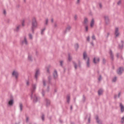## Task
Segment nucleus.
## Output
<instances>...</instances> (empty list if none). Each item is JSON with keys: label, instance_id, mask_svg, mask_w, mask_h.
<instances>
[{"label": "nucleus", "instance_id": "obj_30", "mask_svg": "<svg viewBox=\"0 0 124 124\" xmlns=\"http://www.w3.org/2000/svg\"><path fill=\"white\" fill-rule=\"evenodd\" d=\"M20 27H21V25H19L18 26H17L16 29H15V31H18L20 29Z\"/></svg>", "mask_w": 124, "mask_h": 124}, {"label": "nucleus", "instance_id": "obj_49", "mask_svg": "<svg viewBox=\"0 0 124 124\" xmlns=\"http://www.w3.org/2000/svg\"><path fill=\"white\" fill-rule=\"evenodd\" d=\"M60 65L61 67H63V61H60Z\"/></svg>", "mask_w": 124, "mask_h": 124}, {"label": "nucleus", "instance_id": "obj_54", "mask_svg": "<svg viewBox=\"0 0 124 124\" xmlns=\"http://www.w3.org/2000/svg\"><path fill=\"white\" fill-rule=\"evenodd\" d=\"M121 95V92H119L118 95V98H120Z\"/></svg>", "mask_w": 124, "mask_h": 124}, {"label": "nucleus", "instance_id": "obj_61", "mask_svg": "<svg viewBox=\"0 0 124 124\" xmlns=\"http://www.w3.org/2000/svg\"><path fill=\"white\" fill-rule=\"evenodd\" d=\"M29 117H27L26 118V121H27V122H29Z\"/></svg>", "mask_w": 124, "mask_h": 124}, {"label": "nucleus", "instance_id": "obj_28", "mask_svg": "<svg viewBox=\"0 0 124 124\" xmlns=\"http://www.w3.org/2000/svg\"><path fill=\"white\" fill-rule=\"evenodd\" d=\"M50 68H51V66L46 67V72L48 74H50Z\"/></svg>", "mask_w": 124, "mask_h": 124}, {"label": "nucleus", "instance_id": "obj_43", "mask_svg": "<svg viewBox=\"0 0 124 124\" xmlns=\"http://www.w3.org/2000/svg\"><path fill=\"white\" fill-rule=\"evenodd\" d=\"M3 13L4 14V15L5 16L6 15V14H7V12H6V9H4V10H3Z\"/></svg>", "mask_w": 124, "mask_h": 124}, {"label": "nucleus", "instance_id": "obj_2", "mask_svg": "<svg viewBox=\"0 0 124 124\" xmlns=\"http://www.w3.org/2000/svg\"><path fill=\"white\" fill-rule=\"evenodd\" d=\"M36 88H37V84H32V89L31 91V100H32L33 99V93L35 92Z\"/></svg>", "mask_w": 124, "mask_h": 124}, {"label": "nucleus", "instance_id": "obj_5", "mask_svg": "<svg viewBox=\"0 0 124 124\" xmlns=\"http://www.w3.org/2000/svg\"><path fill=\"white\" fill-rule=\"evenodd\" d=\"M108 54L110 56V59L112 60V61H114V54H113V51L111 49H109Z\"/></svg>", "mask_w": 124, "mask_h": 124}, {"label": "nucleus", "instance_id": "obj_46", "mask_svg": "<svg viewBox=\"0 0 124 124\" xmlns=\"http://www.w3.org/2000/svg\"><path fill=\"white\" fill-rule=\"evenodd\" d=\"M121 123H124V116H123L121 119Z\"/></svg>", "mask_w": 124, "mask_h": 124}, {"label": "nucleus", "instance_id": "obj_24", "mask_svg": "<svg viewBox=\"0 0 124 124\" xmlns=\"http://www.w3.org/2000/svg\"><path fill=\"white\" fill-rule=\"evenodd\" d=\"M89 20L88 19V18H85L84 20V25H87V23L88 22Z\"/></svg>", "mask_w": 124, "mask_h": 124}, {"label": "nucleus", "instance_id": "obj_13", "mask_svg": "<svg viewBox=\"0 0 124 124\" xmlns=\"http://www.w3.org/2000/svg\"><path fill=\"white\" fill-rule=\"evenodd\" d=\"M83 59H84V60H86V59H87V57H88V54H87L86 51H84V52H83Z\"/></svg>", "mask_w": 124, "mask_h": 124}, {"label": "nucleus", "instance_id": "obj_58", "mask_svg": "<svg viewBox=\"0 0 124 124\" xmlns=\"http://www.w3.org/2000/svg\"><path fill=\"white\" fill-rule=\"evenodd\" d=\"M120 58H121V59H122V60H124V58L123 56H122V55H121Z\"/></svg>", "mask_w": 124, "mask_h": 124}, {"label": "nucleus", "instance_id": "obj_25", "mask_svg": "<svg viewBox=\"0 0 124 124\" xmlns=\"http://www.w3.org/2000/svg\"><path fill=\"white\" fill-rule=\"evenodd\" d=\"M19 108H20V111H22L23 110V104H22V103L19 104Z\"/></svg>", "mask_w": 124, "mask_h": 124}, {"label": "nucleus", "instance_id": "obj_33", "mask_svg": "<svg viewBox=\"0 0 124 124\" xmlns=\"http://www.w3.org/2000/svg\"><path fill=\"white\" fill-rule=\"evenodd\" d=\"M72 59V57H71L70 53H69L68 54V60H69V61H71Z\"/></svg>", "mask_w": 124, "mask_h": 124}, {"label": "nucleus", "instance_id": "obj_35", "mask_svg": "<svg viewBox=\"0 0 124 124\" xmlns=\"http://www.w3.org/2000/svg\"><path fill=\"white\" fill-rule=\"evenodd\" d=\"M42 94L43 97H45V91L44 90V89H42Z\"/></svg>", "mask_w": 124, "mask_h": 124}, {"label": "nucleus", "instance_id": "obj_53", "mask_svg": "<svg viewBox=\"0 0 124 124\" xmlns=\"http://www.w3.org/2000/svg\"><path fill=\"white\" fill-rule=\"evenodd\" d=\"M75 20H77L78 19V15H75Z\"/></svg>", "mask_w": 124, "mask_h": 124}, {"label": "nucleus", "instance_id": "obj_11", "mask_svg": "<svg viewBox=\"0 0 124 124\" xmlns=\"http://www.w3.org/2000/svg\"><path fill=\"white\" fill-rule=\"evenodd\" d=\"M86 64H87V68H90L91 64H90V57H88L87 56V61L86 62Z\"/></svg>", "mask_w": 124, "mask_h": 124}, {"label": "nucleus", "instance_id": "obj_38", "mask_svg": "<svg viewBox=\"0 0 124 124\" xmlns=\"http://www.w3.org/2000/svg\"><path fill=\"white\" fill-rule=\"evenodd\" d=\"M85 28L86 31H88L89 30V27L88 26L87 23V25H86V26L85 27Z\"/></svg>", "mask_w": 124, "mask_h": 124}, {"label": "nucleus", "instance_id": "obj_34", "mask_svg": "<svg viewBox=\"0 0 124 124\" xmlns=\"http://www.w3.org/2000/svg\"><path fill=\"white\" fill-rule=\"evenodd\" d=\"M73 63H74V67L75 68V69L77 70V69L78 68V65H77V64L76 62H73Z\"/></svg>", "mask_w": 124, "mask_h": 124}, {"label": "nucleus", "instance_id": "obj_18", "mask_svg": "<svg viewBox=\"0 0 124 124\" xmlns=\"http://www.w3.org/2000/svg\"><path fill=\"white\" fill-rule=\"evenodd\" d=\"M120 107L121 108V111L122 112H124V106L123 105V104L121 103L120 104Z\"/></svg>", "mask_w": 124, "mask_h": 124}, {"label": "nucleus", "instance_id": "obj_42", "mask_svg": "<svg viewBox=\"0 0 124 124\" xmlns=\"http://www.w3.org/2000/svg\"><path fill=\"white\" fill-rule=\"evenodd\" d=\"M45 30H46V28H44V29H42L41 32V34H43V32H44V31H45Z\"/></svg>", "mask_w": 124, "mask_h": 124}, {"label": "nucleus", "instance_id": "obj_47", "mask_svg": "<svg viewBox=\"0 0 124 124\" xmlns=\"http://www.w3.org/2000/svg\"><path fill=\"white\" fill-rule=\"evenodd\" d=\"M47 92H49V91H50V86H49V85H48L47 87Z\"/></svg>", "mask_w": 124, "mask_h": 124}, {"label": "nucleus", "instance_id": "obj_9", "mask_svg": "<svg viewBox=\"0 0 124 124\" xmlns=\"http://www.w3.org/2000/svg\"><path fill=\"white\" fill-rule=\"evenodd\" d=\"M40 70L39 69L36 70L35 74V78H36V79H38V77L40 75Z\"/></svg>", "mask_w": 124, "mask_h": 124}, {"label": "nucleus", "instance_id": "obj_62", "mask_svg": "<svg viewBox=\"0 0 124 124\" xmlns=\"http://www.w3.org/2000/svg\"><path fill=\"white\" fill-rule=\"evenodd\" d=\"M109 34H110V33H107V38H108V37Z\"/></svg>", "mask_w": 124, "mask_h": 124}, {"label": "nucleus", "instance_id": "obj_14", "mask_svg": "<svg viewBox=\"0 0 124 124\" xmlns=\"http://www.w3.org/2000/svg\"><path fill=\"white\" fill-rule=\"evenodd\" d=\"M38 101V97L36 96V94L34 95L33 96V102L35 103H37Z\"/></svg>", "mask_w": 124, "mask_h": 124}, {"label": "nucleus", "instance_id": "obj_55", "mask_svg": "<svg viewBox=\"0 0 124 124\" xmlns=\"http://www.w3.org/2000/svg\"><path fill=\"white\" fill-rule=\"evenodd\" d=\"M116 57H117V58H119V57H120V54H119V53H117Z\"/></svg>", "mask_w": 124, "mask_h": 124}, {"label": "nucleus", "instance_id": "obj_10", "mask_svg": "<svg viewBox=\"0 0 124 124\" xmlns=\"http://www.w3.org/2000/svg\"><path fill=\"white\" fill-rule=\"evenodd\" d=\"M53 76H54V79H56V78H58V72L57 70H54Z\"/></svg>", "mask_w": 124, "mask_h": 124}, {"label": "nucleus", "instance_id": "obj_27", "mask_svg": "<svg viewBox=\"0 0 124 124\" xmlns=\"http://www.w3.org/2000/svg\"><path fill=\"white\" fill-rule=\"evenodd\" d=\"M96 120L97 121V123L99 124V123H100V119L99 118L98 115H96Z\"/></svg>", "mask_w": 124, "mask_h": 124}, {"label": "nucleus", "instance_id": "obj_21", "mask_svg": "<svg viewBox=\"0 0 124 124\" xmlns=\"http://www.w3.org/2000/svg\"><path fill=\"white\" fill-rule=\"evenodd\" d=\"M79 47V46L78 44H76L75 45V48L76 51H77V50H78Z\"/></svg>", "mask_w": 124, "mask_h": 124}, {"label": "nucleus", "instance_id": "obj_48", "mask_svg": "<svg viewBox=\"0 0 124 124\" xmlns=\"http://www.w3.org/2000/svg\"><path fill=\"white\" fill-rule=\"evenodd\" d=\"M29 37L30 38H31V39H32L33 37H32V35H31V34H29Z\"/></svg>", "mask_w": 124, "mask_h": 124}, {"label": "nucleus", "instance_id": "obj_16", "mask_svg": "<svg viewBox=\"0 0 124 124\" xmlns=\"http://www.w3.org/2000/svg\"><path fill=\"white\" fill-rule=\"evenodd\" d=\"M48 83H49V84H50L51 85H53V83L51 81V80L52 79V77H51V76H49L48 77Z\"/></svg>", "mask_w": 124, "mask_h": 124}, {"label": "nucleus", "instance_id": "obj_44", "mask_svg": "<svg viewBox=\"0 0 124 124\" xmlns=\"http://www.w3.org/2000/svg\"><path fill=\"white\" fill-rule=\"evenodd\" d=\"M92 39H94V40H95L96 38L95 35H92Z\"/></svg>", "mask_w": 124, "mask_h": 124}, {"label": "nucleus", "instance_id": "obj_41", "mask_svg": "<svg viewBox=\"0 0 124 124\" xmlns=\"http://www.w3.org/2000/svg\"><path fill=\"white\" fill-rule=\"evenodd\" d=\"M91 115L90 114L89 118H88V123H90L91 122Z\"/></svg>", "mask_w": 124, "mask_h": 124}, {"label": "nucleus", "instance_id": "obj_20", "mask_svg": "<svg viewBox=\"0 0 124 124\" xmlns=\"http://www.w3.org/2000/svg\"><path fill=\"white\" fill-rule=\"evenodd\" d=\"M103 90L102 89H99L98 91V94L99 96H100L101 95H102V94L103 93Z\"/></svg>", "mask_w": 124, "mask_h": 124}, {"label": "nucleus", "instance_id": "obj_12", "mask_svg": "<svg viewBox=\"0 0 124 124\" xmlns=\"http://www.w3.org/2000/svg\"><path fill=\"white\" fill-rule=\"evenodd\" d=\"M122 45H119V48L120 49H123L124 47V41H121Z\"/></svg>", "mask_w": 124, "mask_h": 124}, {"label": "nucleus", "instance_id": "obj_19", "mask_svg": "<svg viewBox=\"0 0 124 124\" xmlns=\"http://www.w3.org/2000/svg\"><path fill=\"white\" fill-rule=\"evenodd\" d=\"M94 24V19L93 18L91 20V22L90 23L91 27H93Z\"/></svg>", "mask_w": 124, "mask_h": 124}, {"label": "nucleus", "instance_id": "obj_32", "mask_svg": "<svg viewBox=\"0 0 124 124\" xmlns=\"http://www.w3.org/2000/svg\"><path fill=\"white\" fill-rule=\"evenodd\" d=\"M93 62L94 64H97V60L96 58L95 57H94L93 59Z\"/></svg>", "mask_w": 124, "mask_h": 124}, {"label": "nucleus", "instance_id": "obj_50", "mask_svg": "<svg viewBox=\"0 0 124 124\" xmlns=\"http://www.w3.org/2000/svg\"><path fill=\"white\" fill-rule=\"evenodd\" d=\"M87 41H90V36H88V37L87 38Z\"/></svg>", "mask_w": 124, "mask_h": 124}, {"label": "nucleus", "instance_id": "obj_45", "mask_svg": "<svg viewBox=\"0 0 124 124\" xmlns=\"http://www.w3.org/2000/svg\"><path fill=\"white\" fill-rule=\"evenodd\" d=\"M49 19L47 18L46 20V25H48Z\"/></svg>", "mask_w": 124, "mask_h": 124}, {"label": "nucleus", "instance_id": "obj_23", "mask_svg": "<svg viewBox=\"0 0 124 124\" xmlns=\"http://www.w3.org/2000/svg\"><path fill=\"white\" fill-rule=\"evenodd\" d=\"M22 43H25V44H28V41L27 40L26 37H25L24 41H22Z\"/></svg>", "mask_w": 124, "mask_h": 124}, {"label": "nucleus", "instance_id": "obj_63", "mask_svg": "<svg viewBox=\"0 0 124 124\" xmlns=\"http://www.w3.org/2000/svg\"><path fill=\"white\" fill-rule=\"evenodd\" d=\"M114 98V99H117V95L115 94Z\"/></svg>", "mask_w": 124, "mask_h": 124}, {"label": "nucleus", "instance_id": "obj_59", "mask_svg": "<svg viewBox=\"0 0 124 124\" xmlns=\"http://www.w3.org/2000/svg\"><path fill=\"white\" fill-rule=\"evenodd\" d=\"M91 45H92V46H94V44H93V41H92V42H91Z\"/></svg>", "mask_w": 124, "mask_h": 124}, {"label": "nucleus", "instance_id": "obj_7", "mask_svg": "<svg viewBox=\"0 0 124 124\" xmlns=\"http://www.w3.org/2000/svg\"><path fill=\"white\" fill-rule=\"evenodd\" d=\"M115 34L116 37H118V36H119L120 33H119V29L118 27H116L115 30Z\"/></svg>", "mask_w": 124, "mask_h": 124}, {"label": "nucleus", "instance_id": "obj_1", "mask_svg": "<svg viewBox=\"0 0 124 124\" xmlns=\"http://www.w3.org/2000/svg\"><path fill=\"white\" fill-rule=\"evenodd\" d=\"M38 26V22L37 20H36L35 17H33L32 19V21H31V31L33 33H34L35 30L37 28Z\"/></svg>", "mask_w": 124, "mask_h": 124}, {"label": "nucleus", "instance_id": "obj_40", "mask_svg": "<svg viewBox=\"0 0 124 124\" xmlns=\"http://www.w3.org/2000/svg\"><path fill=\"white\" fill-rule=\"evenodd\" d=\"M83 102L84 103L86 101V97L85 95H83Z\"/></svg>", "mask_w": 124, "mask_h": 124}, {"label": "nucleus", "instance_id": "obj_26", "mask_svg": "<svg viewBox=\"0 0 124 124\" xmlns=\"http://www.w3.org/2000/svg\"><path fill=\"white\" fill-rule=\"evenodd\" d=\"M71 27L70 26H68V27L66 28V30L64 31V33H66L67 31H70Z\"/></svg>", "mask_w": 124, "mask_h": 124}, {"label": "nucleus", "instance_id": "obj_3", "mask_svg": "<svg viewBox=\"0 0 124 124\" xmlns=\"http://www.w3.org/2000/svg\"><path fill=\"white\" fill-rule=\"evenodd\" d=\"M14 102V98L12 95H10V100L9 101L8 104L9 106H13Z\"/></svg>", "mask_w": 124, "mask_h": 124}, {"label": "nucleus", "instance_id": "obj_36", "mask_svg": "<svg viewBox=\"0 0 124 124\" xmlns=\"http://www.w3.org/2000/svg\"><path fill=\"white\" fill-rule=\"evenodd\" d=\"M42 120L43 121H44L45 120V115L44 114H43L42 115Z\"/></svg>", "mask_w": 124, "mask_h": 124}, {"label": "nucleus", "instance_id": "obj_64", "mask_svg": "<svg viewBox=\"0 0 124 124\" xmlns=\"http://www.w3.org/2000/svg\"><path fill=\"white\" fill-rule=\"evenodd\" d=\"M98 124H102V121H101V120H100L99 123Z\"/></svg>", "mask_w": 124, "mask_h": 124}, {"label": "nucleus", "instance_id": "obj_39", "mask_svg": "<svg viewBox=\"0 0 124 124\" xmlns=\"http://www.w3.org/2000/svg\"><path fill=\"white\" fill-rule=\"evenodd\" d=\"M106 62H107V61H106L105 58H104V59H103V61H102L103 64H105L106 63Z\"/></svg>", "mask_w": 124, "mask_h": 124}, {"label": "nucleus", "instance_id": "obj_15", "mask_svg": "<svg viewBox=\"0 0 124 124\" xmlns=\"http://www.w3.org/2000/svg\"><path fill=\"white\" fill-rule=\"evenodd\" d=\"M46 107H49L51 104L50 100H48V99H46Z\"/></svg>", "mask_w": 124, "mask_h": 124}, {"label": "nucleus", "instance_id": "obj_29", "mask_svg": "<svg viewBox=\"0 0 124 124\" xmlns=\"http://www.w3.org/2000/svg\"><path fill=\"white\" fill-rule=\"evenodd\" d=\"M117 80V77H115L114 78H112V82H116Z\"/></svg>", "mask_w": 124, "mask_h": 124}, {"label": "nucleus", "instance_id": "obj_6", "mask_svg": "<svg viewBox=\"0 0 124 124\" xmlns=\"http://www.w3.org/2000/svg\"><path fill=\"white\" fill-rule=\"evenodd\" d=\"M12 76L13 77H15L16 79H17L18 77H19V74L18 72H16V71H13L12 72Z\"/></svg>", "mask_w": 124, "mask_h": 124}, {"label": "nucleus", "instance_id": "obj_8", "mask_svg": "<svg viewBox=\"0 0 124 124\" xmlns=\"http://www.w3.org/2000/svg\"><path fill=\"white\" fill-rule=\"evenodd\" d=\"M104 18L105 19L106 24H108L109 22V19L108 16V15H105V16H104Z\"/></svg>", "mask_w": 124, "mask_h": 124}, {"label": "nucleus", "instance_id": "obj_51", "mask_svg": "<svg viewBox=\"0 0 124 124\" xmlns=\"http://www.w3.org/2000/svg\"><path fill=\"white\" fill-rule=\"evenodd\" d=\"M22 25L24 26L25 25V20H23L22 22Z\"/></svg>", "mask_w": 124, "mask_h": 124}, {"label": "nucleus", "instance_id": "obj_37", "mask_svg": "<svg viewBox=\"0 0 124 124\" xmlns=\"http://www.w3.org/2000/svg\"><path fill=\"white\" fill-rule=\"evenodd\" d=\"M43 82L44 86H46V80H45V79H43Z\"/></svg>", "mask_w": 124, "mask_h": 124}, {"label": "nucleus", "instance_id": "obj_56", "mask_svg": "<svg viewBox=\"0 0 124 124\" xmlns=\"http://www.w3.org/2000/svg\"><path fill=\"white\" fill-rule=\"evenodd\" d=\"M122 3L121 0H119V1H118L117 2V4L119 5Z\"/></svg>", "mask_w": 124, "mask_h": 124}, {"label": "nucleus", "instance_id": "obj_4", "mask_svg": "<svg viewBox=\"0 0 124 124\" xmlns=\"http://www.w3.org/2000/svg\"><path fill=\"white\" fill-rule=\"evenodd\" d=\"M124 71V67H120L117 70V73L118 75H122L123 72Z\"/></svg>", "mask_w": 124, "mask_h": 124}, {"label": "nucleus", "instance_id": "obj_60", "mask_svg": "<svg viewBox=\"0 0 124 124\" xmlns=\"http://www.w3.org/2000/svg\"><path fill=\"white\" fill-rule=\"evenodd\" d=\"M99 4V6H100V8H102V3H100Z\"/></svg>", "mask_w": 124, "mask_h": 124}, {"label": "nucleus", "instance_id": "obj_17", "mask_svg": "<svg viewBox=\"0 0 124 124\" xmlns=\"http://www.w3.org/2000/svg\"><path fill=\"white\" fill-rule=\"evenodd\" d=\"M66 99H67V102L68 104H69L70 102V94H68L66 96Z\"/></svg>", "mask_w": 124, "mask_h": 124}, {"label": "nucleus", "instance_id": "obj_52", "mask_svg": "<svg viewBox=\"0 0 124 124\" xmlns=\"http://www.w3.org/2000/svg\"><path fill=\"white\" fill-rule=\"evenodd\" d=\"M27 86L30 85V81H29V80H27Z\"/></svg>", "mask_w": 124, "mask_h": 124}, {"label": "nucleus", "instance_id": "obj_22", "mask_svg": "<svg viewBox=\"0 0 124 124\" xmlns=\"http://www.w3.org/2000/svg\"><path fill=\"white\" fill-rule=\"evenodd\" d=\"M28 60L29 61H31L32 62L33 61V59H32V55H28Z\"/></svg>", "mask_w": 124, "mask_h": 124}, {"label": "nucleus", "instance_id": "obj_57", "mask_svg": "<svg viewBox=\"0 0 124 124\" xmlns=\"http://www.w3.org/2000/svg\"><path fill=\"white\" fill-rule=\"evenodd\" d=\"M57 91H58V89H57V88H55V89H54V93H56L57 92Z\"/></svg>", "mask_w": 124, "mask_h": 124}, {"label": "nucleus", "instance_id": "obj_31", "mask_svg": "<svg viewBox=\"0 0 124 124\" xmlns=\"http://www.w3.org/2000/svg\"><path fill=\"white\" fill-rule=\"evenodd\" d=\"M102 79V75H99V78H98V80H99V81H101Z\"/></svg>", "mask_w": 124, "mask_h": 124}]
</instances>
